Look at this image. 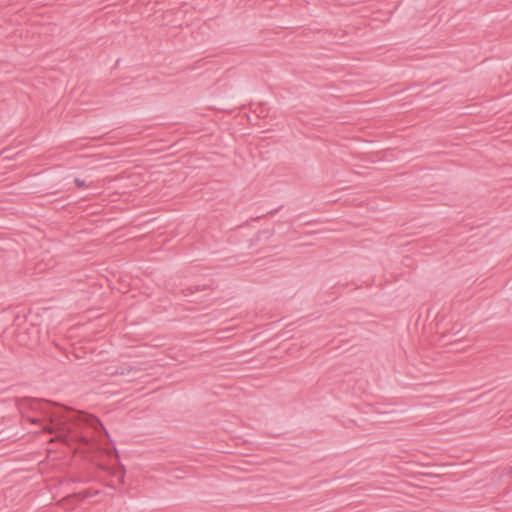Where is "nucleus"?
Wrapping results in <instances>:
<instances>
[{
	"instance_id": "4",
	"label": "nucleus",
	"mask_w": 512,
	"mask_h": 512,
	"mask_svg": "<svg viewBox=\"0 0 512 512\" xmlns=\"http://www.w3.org/2000/svg\"><path fill=\"white\" fill-rule=\"evenodd\" d=\"M138 371L135 367H123V368H117L114 372H112L113 375H126L130 372Z\"/></svg>"
},
{
	"instance_id": "2",
	"label": "nucleus",
	"mask_w": 512,
	"mask_h": 512,
	"mask_svg": "<svg viewBox=\"0 0 512 512\" xmlns=\"http://www.w3.org/2000/svg\"><path fill=\"white\" fill-rule=\"evenodd\" d=\"M205 289V286H200V285H196V286H190V287H186L182 290V293L185 297H190L191 299L189 301L191 302H198L199 299L198 298H192L194 293L195 292H198V291H201V290H204Z\"/></svg>"
},
{
	"instance_id": "7",
	"label": "nucleus",
	"mask_w": 512,
	"mask_h": 512,
	"mask_svg": "<svg viewBox=\"0 0 512 512\" xmlns=\"http://www.w3.org/2000/svg\"><path fill=\"white\" fill-rule=\"evenodd\" d=\"M28 419H29V421H31L32 423H35V424L40 422V419H39V418H36V417H34V418H28Z\"/></svg>"
},
{
	"instance_id": "5",
	"label": "nucleus",
	"mask_w": 512,
	"mask_h": 512,
	"mask_svg": "<svg viewBox=\"0 0 512 512\" xmlns=\"http://www.w3.org/2000/svg\"><path fill=\"white\" fill-rule=\"evenodd\" d=\"M74 183L75 185L78 187V188H86L88 187V185L86 184V182L80 178H75L74 179Z\"/></svg>"
},
{
	"instance_id": "6",
	"label": "nucleus",
	"mask_w": 512,
	"mask_h": 512,
	"mask_svg": "<svg viewBox=\"0 0 512 512\" xmlns=\"http://www.w3.org/2000/svg\"><path fill=\"white\" fill-rule=\"evenodd\" d=\"M281 207H277L275 209H272L270 210L269 212H267V214H263L261 216H257L256 218H254V220H258L260 218H263V217H266L267 215H274L275 213H277L279 210H280Z\"/></svg>"
},
{
	"instance_id": "1",
	"label": "nucleus",
	"mask_w": 512,
	"mask_h": 512,
	"mask_svg": "<svg viewBox=\"0 0 512 512\" xmlns=\"http://www.w3.org/2000/svg\"><path fill=\"white\" fill-rule=\"evenodd\" d=\"M18 407L21 412L26 410L41 412L48 420V424L43 427V430L48 433L62 430L64 422H71L83 423L93 427L95 430L101 429L108 435L106 428L98 417L81 411H73L66 406H61L44 399L21 398L18 400Z\"/></svg>"
},
{
	"instance_id": "3",
	"label": "nucleus",
	"mask_w": 512,
	"mask_h": 512,
	"mask_svg": "<svg viewBox=\"0 0 512 512\" xmlns=\"http://www.w3.org/2000/svg\"><path fill=\"white\" fill-rule=\"evenodd\" d=\"M11 149L10 148H5L3 149L1 152H0V159L2 161H10V160H13L17 155L18 153H16L15 155L11 154Z\"/></svg>"
}]
</instances>
